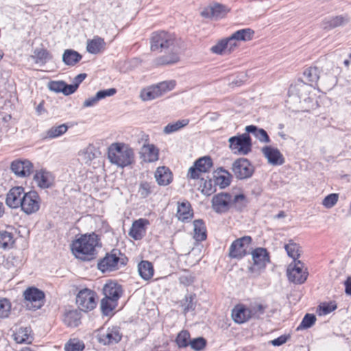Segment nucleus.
Instances as JSON below:
<instances>
[{"instance_id":"14","label":"nucleus","mask_w":351,"mask_h":351,"mask_svg":"<svg viewBox=\"0 0 351 351\" xmlns=\"http://www.w3.org/2000/svg\"><path fill=\"white\" fill-rule=\"evenodd\" d=\"M230 148L235 154L246 155L252 150V139L248 134L229 138Z\"/></svg>"},{"instance_id":"26","label":"nucleus","mask_w":351,"mask_h":351,"mask_svg":"<svg viewBox=\"0 0 351 351\" xmlns=\"http://www.w3.org/2000/svg\"><path fill=\"white\" fill-rule=\"evenodd\" d=\"M141 158L145 162H154L159 158V149L153 144H145L141 149Z\"/></svg>"},{"instance_id":"27","label":"nucleus","mask_w":351,"mask_h":351,"mask_svg":"<svg viewBox=\"0 0 351 351\" xmlns=\"http://www.w3.org/2000/svg\"><path fill=\"white\" fill-rule=\"evenodd\" d=\"M34 180L38 187L47 189L52 185L53 178L49 171L40 169L36 171L34 176Z\"/></svg>"},{"instance_id":"9","label":"nucleus","mask_w":351,"mask_h":351,"mask_svg":"<svg viewBox=\"0 0 351 351\" xmlns=\"http://www.w3.org/2000/svg\"><path fill=\"white\" fill-rule=\"evenodd\" d=\"M176 86V81L174 80L163 81L143 88L141 92V97L144 101L152 100L172 90Z\"/></svg>"},{"instance_id":"20","label":"nucleus","mask_w":351,"mask_h":351,"mask_svg":"<svg viewBox=\"0 0 351 351\" xmlns=\"http://www.w3.org/2000/svg\"><path fill=\"white\" fill-rule=\"evenodd\" d=\"M149 224V221L145 218H139L134 220L129 230V237L136 241L141 240L146 235L147 229Z\"/></svg>"},{"instance_id":"63","label":"nucleus","mask_w":351,"mask_h":351,"mask_svg":"<svg viewBox=\"0 0 351 351\" xmlns=\"http://www.w3.org/2000/svg\"><path fill=\"white\" fill-rule=\"evenodd\" d=\"M350 63H351V60H345L343 61V64H344V65H345L346 67H348Z\"/></svg>"},{"instance_id":"49","label":"nucleus","mask_w":351,"mask_h":351,"mask_svg":"<svg viewBox=\"0 0 351 351\" xmlns=\"http://www.w3.org/2000/svg\"><path fill=\"white\" fill-rule=\"evenodd\" d=\"M154 186L147 182H141L138 188V193L142 198H146L152 193Z\"/></svg>"},{"instance_id":"45","label":"nucleus","mask_w":351,"mask_h":351,"mask_svg":"<svg viewBox=\"0 0 351 351\" xmlns=\"http://www.w3.org/2000/svg\"><path fill=\"white\" fill-rule=\"evenodd\" d=\"M65 351H83L85 345L83 341L78 338H71L64 345Z\"/></svg>"},{"instance_id":"12","label":"nucleus","mask_w":351,"mask_h":351,"mask_svg":"<svg viewBox=\"0 0 351 351\" xmlns=\"http://www.w3.org/2000/svg\"><path fill=\"white\" fill-rule=\"evenodd\" d=\"M24 304L31 311L40 309L45 304V294L38 288L28 287L23 292Z\"/></svg>"},{"instance_id":"28","label":"nucleus","mask_w":351,"mask_h":351,"mask_svg":"<svg viewBox=\"0 0 351 351\" xmlns=\"http://www.w3.org/2000/svg\"><path fill=\"white\" fill-rule=\"evenodd\" d=\"M262 152L270 164L279 165L283 163V156L278 149L271 146H266L262 149Z\"/></svg>"},{"instance_id":"3","label":"nucleus","mask_w":351,"mask_h":351,"mask_svg":"<svg viewBox=\"0 0 351 351\" xmlns=\"http://www.w3.org/2000/svg\"><path fill=\"white\" fill-rule=\"evenodd\" d=\"M213 167L212 158L210 156H204L195 160L186 174L189 183L206 196H210L216 191L214 180L209 176Z\"/></svg>"},{"instance_id":"8","label":"nucleus","mask_w":351,"mask_h":351,"mask_svg":"<svg viewBox=\"0 0 351 351\" xmlns=\"http://www.w3.org/2000/svg\"><path fill=\"white\" fill-rule=\"evenodd\" d=\"M128 258L118 249H113L100 259L97 264L98 269L102 272H112L125 266Z\"/></svg>"},{"instance_id":"18","label":"nucleus","mask_w":351,"mask_h":351,"mask_svg":"<svg viewBox=\"0 0 351 351\" xmlns=\"http://www.w3.org/2000/svg\"><path fill=\"white\" fill-rule=\"evenodd\" d=\"M253 265L249 268L250 272L265 269L269 262V254L263 247H256L252 252Z\"/></svg>"},{"instance_id":"24","label":"nucleus","mask_w":351,"mask_h":351,"mask_svg":"<svg viewBox=\"0 0 351 351\" xmlns=\"http://www.w3.org/2000/svg\"><path fill=\"white\" fill-rule=\"evenodd\" d=\"M82 313L77 308L66 309L62 316L63 323L69 328L77 327L81 324Z\"/></svg>"},{"instance_id":"29","label":"nucleus","mask_w":351,"mask_h":351,"mask_svg":"<svg viewBox=\"0 0 351 351\" xmlns=\"http://www.w3.org/2000/svg\"><path fill=\"white\" fill-rule=\"evenodd\" d=\"M214 178L215 186L219 185L221 189L228 186L232 181L231 173L222 167L217 168L215 170Z\"/></svg>"},{"instance_id":"15","label":"nucleus","mask_w":351,"mask_h":351,"mask_svg":"<svg viewBox=\"0 0 351 351\" xmlns=\"http://www.w3.org/2000/svg\"><path fill=\"white\" fill-rule=\"evenodd\" d=\"M41 199L35 191H30L23 195L20 208L27 215L36 213L40 209Z\"/></svg>"},{"instance_id":"43","label":"nucleus","mask_w":351,"mask_h":351,"mask_svg":"<svg viewBox=\"0 0 351 351\" xmlns=\"http://www.w3.org/2000/svg\"><path fill=\"white\" fill-rule=\"evenodd\" d=\"M246 132L253 134L260 141L264 143L269 142V137L263 129H258L256 126L251 125L245 128Z\"/></svg>"},{"instance_id":"5","label":"nucleus","mask_w":351,"mask_h":351,"mask_svg":"<svg viewBox=\"0 0 351 351\" xmlns=\"http://www.w3.org/2000/svg\"><path fill=\"white\" fill-rule=\"evenodd\" d=\"M104 298L101 300V308L104 314L108 315L118 306V301L123 293L121 285L117 281L109 279L103 287Z\"/></svg>"},{"instance_id":"17","label":"nucleus","mask_w":351,"mask_h":351,"mask_svg":"<svg viewBox=\"0 0 351 351\" xmlns=\"http://www.w3.org/2000/svg\"><path fill=\"white\" fill-rule=\"evenodd\" d=\"M232 171L237 178L242 180L251 177L254 169L247 159L241 158L233 162Z\"/></svg>"},{"instance_id":"7","label":"nucleus","mask_w":351,"mask_h":351,"mask_svg":"<svg viewBox=\"0 0 351 351\" xmlns=\"http://www.w3.org/2000/svg\"><path fill=\"white\" fill-rule=\"evenodd\" d=\"M212 208L217 213L228 212L232 206L241 209L246 205V197L243 194L235 195L234 197L228 193L221 192L212 198Z\"/></svg>"},{"instance_id":"6","label":"nucleus","mask_w":351,"mask_h":351,"mask_svg":"<svg viewBox=\"0 0 351 351\" xmlns=\"http://www.w3.org/2000/svg\"><path fill=\"white\" fill-rule=\"evenodd\" d=\"M109 161L119 167L124 168L134 162L133 149L124 143H113L108 148Z\"/></svg>"},{"instance_id":"46","label":"nucleus","mask_w":351,"mask_h":351,"mask_svg":"<svg viewBox=\"0 0 351 351\" xmlns=\"http://www.w3.org/2000/svg\"><path fill=\"white\" fill-rule=\"evenodd\" d=\"M252 318H259L263 315L267 306L260 302H254L249 306Z\"/></svg>"},{"instance_id":"61","label":"nucleus","mask_w":351,"mask_h":351,"mask_svg":"<svg viewBox=\"0 0 351 351\" xmlns=\"http://www.w3.org/2000/svg\"><path fill=\"white\" fill-rule=\"evenodd\" d=\"M5 211V208L2 202H0V217H1Z\"/></svg>"},{"instance_id":"16","label":"nucleus","mask_w":351,"mask_h":351,"mask_svg":"<svg viewBox=\"0 0 351 351\" xmlns=\"http://www.w3.org/2000/svg\"><path fill=\"white\" fill-rule=\"evenodd\" d=\"M97 339L100 343L104 345H112L119 343L122 334L117 326L108 327L99 330L97 333Z\"/></svg>"},{"instance_id":"10","label":"nucleus","mask_w":351,"mask_h":351,"mask_svg":"<svg viewBox=\"0 0 351 351\" xmlns=\"http://www.w3.org/2000/svg\"><path fill=\"white\" fill-rule=\"evenodd\" d=\"M287 277L288 280L296 285L303 284L307 279L308 273L304 264L301 261L287 260Z\"/></svg>"},{"instance_id":"35","label":"nucleus","mask_w":351,"mask_h":351,"mask_svg":"<svg viewBox=\"0 0 351 351\" xmlns=\"http://www.w3.org/2000/svg\"><path fill=\"white\" fill-rule=\"evenodd\" d=\"M31 58L34 60L36 64L44 65L53 58V56L47 49L37 48L34 51Z\"/></svg>"},{"instance_id":"60","label":"nucleus","mask_w":351,"mask_h":351,"mask_svg":"<svg viewBox=\"0 0 351 351\" xmlns=\"http://www.w3.org/2000/svg\"><path fill=\"white\" fill-rule=\"evenodd\" d=\"M284 343H285V335H281L280 337L271 341L272 345L275 346H280Z\"/></svg>"},{"instance_id":"11","label":"nucleus","mask_w":351,"mask_h":351,"mask_svg":"<svg viewBox=\"0 0 351 351\" xmlns=\"http://www.w3.org/2000/svg\"><path fill=\"white\" fill-rule=\"evenodd\" d=\"M97 301L98 297L97 293L88 288L80 290L77 293L75 298V302L78 309L86 313L96 308Z\"/></svg>"},{"instance_id":"51","label":"nucleus","mask_w":351,"mask_h":351,"mask_svg":"<svg viewBox=\"0 0 351 351\" xmlns=\"http://www.w3.org/2000/svg\"><path fill=\"white\" fill-rule=\"evenodd\" d=\"M210 50L213 53L219 55L228 53L227 42H226V39L223 38L218 41L215 45L211 47Z\"/></svg>"},{"instance_id":"13","label":"nucleus","mask_w":351,"mask_h":351,"mask_svg":"<svg viewBox=\"0 0 351 351\" xmlns=\"http://www.w3.org/2000/svg\"><path fill=\"white\" fill-rule=\"evenodd\" d=\"M252 242V238L250 236H244L237 239L229 247V257L238 260L243 258L248 254Z\"/></svg>"},{"instance_id":"22","label":"nucleus","mask_w":351,"mask_h":351,"mask_svg":"<svg viewBox=\"0 0 351 351\" xmlns=\"http://www.w3.org/2000/svg\"><path fill=\"white\" fill-rule=\"evenodd\" d=\"M25 193L23 186H16L12 187L6 195V204L10 208H19L22 203V198H23V195Z\"/></svg>"},{"instance_id":"40","label":"nucleus","mask_w":351,"mask_h":351,"mask_svg":"<svg viewBox=\"0 0 351 351\" xmlns=\"http://www.w3.org/2000/svg\"><path fill=\"white\" fill-rule=\"evenodd\" d=\"M15 239L14 234L6 230L0 231V247L10 249L14 247Z\"/></svg>"},{"instance_id":"32","label":"nucleus","mask_w":351,"mask_h":351,"mask_svg":"<svg viewBox=\"0 0 351 351\" xmlns=\"http://www.w3.org/2000/svg\"><path fill=\"white\" fill-rule=\"evenodd\" d=\"M49 88L56 93H62L65 95L73 93L76 90V86L68 85L63 81H51L48 84Z\"/></svg>"},{"instance_id":"57","label":"nucleus","mask_w":351,"mask_h":351,"mask_svg":"<svg viewBox=\"0 0 351 351\" xmlns=\"http://www.w3.org/2000/svg\"><path fill=\"white\" fill-rule=\"evenodd\" d=\"M86 76L87 75L86 73H80L77 75L74 78V84H72V86H75L77 89L79 84L86 79Z\"/></svg>"},{"instance_id":"52","label":"nucleus","mask_w":351,"mask_h":351,"mask_svg":"<svg viewBox=\"0 0 351 351\" xmlns=\"http://www.w3.org/2000/svg\"><path fill=\"white\" fill-rule=\"evenodd\" d=\"M189 346L195 351H201L206 346V340L203 337H197L191 340Z\"/></svg>"},{"instance_id":"25","label":"nucleus","mask_w":351,"mask_h":351,"mask_svg":"<svg viewBox=\"0 0 351 351\" xmlns=\"http://www.w3.org/2000/svg\"><path fill=\"white\" fill-rule=\"evenodd\" d=\"M154 177L157 184L160 186H167L173 180L172 171L166 166L158 167L154 173Z\"/></svg>"},{"instance_id":"34","label":"nucleus","mask_w":351,"mask_h":351,"mask_svg":"<svg viewBox=\"0 0 351 351\" xmlns=\"http://www.w3.org/2000/svg\"><path fill=\"white\" fill-rule=\"evenodd\" d=\"M302 254V247L293 240H289L287 243V260L300 261V257Z\"/></svg>"},{"instance_id":"31","label":"nucleus","mask_w":351,"mask_h":351,"mask_svg":"<svg viewBox=\"0 0 351 351\" xmlns=\"http://www.w3.org/2000/svg\"><path fill=\"white\" fill-rule=\"evenodd\" d=\"M176 216L183 222L188 221L193 217V210L189 202L178 203Z\"/></svg>"},{"instance_id":"39","label":"nucleus","mask_w":351,"mask_h":351,"mask_svg":"<svg viewBox=\"0 0 351 351\" xmlns=\"http://www.w3.org/2000/svg\"><path fill=\"white\" fill-rule=\"evenodd\" d=\"M193 238L197 241H203L206 240L207 234L204 222L201 219L195 220L193 221Z\"/></svg>"},{"instance_id":"37","label":"nucleus","mask_w":351,"mask_h":351,"mask_svg":"<svg viewBox=\"0 0 351 351\" xmlns=\"http://www.w3.org/2000/svg\"><path fill=\"white\" fill-rule=\"evenodd\" d=\"M82 59V56L73 49H66L62 55L63 62L70 66L76 65Z\"/></svg>"},{"instance_id":"30","label":"nucleus","mask_w":351,"mask_h":351,"mask_svg":"<svg viewBox=\"0 0 351 351\" xmlns=\"http://www.w3.org/2000/svg\"><path fill=\"white\" fill-rule=\"evenodd\" d=\"M106 43L104 39L99 36H95L92 39L87 40L86 50L91 54H98L106 49Z\"/></svg>"},{"instance_id":"50","label":"nucleus","mask_w":351,"mask_h":351,"mask_svg":"<svg viewBox=\"0 0 351 351\" xmlns=\"http://www.w3.org/2000/svg\"><path fill=\"white\" fill-rule=\"evenodd\" d=\"M316 317L313 314L307 313L304 315L298 329H307L311 328L315 322Z\"/></svg>"},{"instance_id":"55","label":"nucleus","mask_w":351,"mask_h":351,"mask_svg":"<svg viewBox=\"0 0 351 351\" xmlns=\"http://www.w3.org/2000/svg\"><path fill=\"white\" fill-rule=\"evenodd\" d=\"M117 90L115 88H112L106 90H99L97 93V97L100 99L105 98L106 97L112 96L116 93Z\"/></svg>"},{"instance_id":"58","label":"nucleus","mask_w":351,"mask_h":351,"mask_svg":"<svg viewBox=\"0 0 351 351\" xmlns=\"http://www.w3.org/2000/svg\"><path fill=\"white\" fill-rule=\"evenodd\" d=\"M99 100V99L97 97V95H96L95 97L86 99L84 101V106L85 107L92 106L95 105Z\"/></svg>"},{"instance_id":"41","label":"nucleus","mask_w":351,"mask_h":351,"mask_svg":"<svg viewBox=\"0 0 351 351\" xmlns=\"http://www.w3.org/2000/svg\"><path fill=\"white\" fill-rule=\"evenodd\" d=\"M254 35V31L250 28H245L236 31L232 34V38H236L238 41H250Z\"/></svg>"},{"instance_id":"4","label":"nucleus","mask_w":351,"mask_h":351,"mask_svg":"<svg viewBox=\"0 0 351 351\" xmlns=\"http://www.w3.org/2000/svg\"><path fill=\"white\" fill-rule=\"evenodd\" d=\"M99 238L95 232L81 234L74 239L71 245V251L74 256L83 261L94 259L97 256V247Z\"/></svg>"},{"instance_id":"56","label":"nucleus","mask_w":351,"mask_h":351,"mask_svg":"<svg viewBox=\"0 0 351 351\" xmlns=\"http://www.w3.org/2000/svg\"><path fill=\"white\" fill-rule=\"evenodd\" d=\"M319 307L320 310L322 311V314L323 315H327L336 308L335 305H330L326 304H323L322 306H320Z\"/></svg>"},{"instance_id":"1","label":"nucleus","mask_w":351,"mask_h":351,"mask_svg":"<svg viewBox=\"0 0 351 351\" xmlns=\"http://www.w3.org/2000/svg\"><path fill=\"white\" fill-rule=\"evenodd\" d=\"M181 40L173 32L159 29L154 31L149 36V47L152 52L162 53L168 51L164 55L155 60L157 66L173 64L180 61V56L174 47Z\"/></svg>"},{"instance_id":"23","label":"nucleus","mask_w":351,"mask_h":351,"mask_svg":"<svg viewBox=\"0 0 351 351\" xmlns=\"http://www.w3.org/2000/svg\"><path fill=\"white\" fill-rule=\"evenodd\" d=\"M232 320L237 324H244L252 319L249 306L243 303L236 304L231 312Z\"/></svg>"},{"instance_id":"59","label":"nucleus","mask_w":351,"mask_h":351,"mask_svg":"<svg viewBox=\"0 0 351 351\" xmlns=\"http://www.w3.org/2000/svg\"><path fill=\"white\" fill-rule=\"evenodd\" d=\"M345 285V293L351 295V277H348L346 280L344 282Z\"/></svg>"},{"instance_id":"36","label":"nucleus","mask_w":351,"mask_h":351,"mask_svg":"<svg viewBox=\"0 0 351 351\" xmlns=\"http://www.w3.org/2000/svg\"><path fill=\"white\" fill-rule=\"evenodd\" d=\"M138 271L140 276L145 280L152 279L154 274V266L148 261H141L138 265Z\"/></svg>"},{"instance_id":"47","label":"nucleus","mask_w":351,"mask_h":351,"mask_svg":"<svg viewBox=\"0 0 351 351\" xmlns=\"http://www.w3.org/2000/svg\"><path fill=\"white\" fill-rule=\"evenodd\" d=\"M67 130L68 127L65 124L54 126L47 131V136L49 138H57L64 134Z\"/></svg>"},{"instance_id":"42","label":"nucleus","mask_w":351,"mask_h":351,"mask_svg":"<svg viewBox=\"0 0 351 351\" xmlns=\"http://www.w3.org/2000/svg\"><path fill=\"white\" fill-rule=\"evenodd\" d=\"M191 335L187 330H182L176 336L175 342L179 348H186L191 342Z\"/></svg>"},{"instance_id":"54","label":"nucleus","mask_w":351,"mask_h":351,"mask_svg":"<svg viewBox=\"0 0 351 351\" xmlns=\"http://www.w3.org/2000/svg\"><path fill=\"white\" fill-rule=\"evenodd\" d=\"M226 42H227L228 53H230L235 50L238 47V40L236 38H232V34L228 38H226Z\"/></svg>"},{"instance_id":"64","label":"nucleus","mask_w":351,"mask_h":351,"mask_svg":"<svg viewBox=\"0 0 351 351\" xmlns=\"http://www.w3.org/2000/svg\"><path fill=\"white\" fill-rule=\"evenodd\" d=\"M3 53L1 50H0V60L3 58Z\"/></svg>"},{"instance_id":"48","label":"nucleus","mask_w":351,"mask_h":351,"mask_svg":"<svg viewBox=\"0 0 351 351\" xmlns=\"http://www.w3.org/2000/svg\"><path fill=\"white\" fill-rule=\"evenodd\" d=\"M12 308L11 302L7 298L0 299V318L8 317Z\"/></svg>"},{"instance_id":"21","label":"nucleus","mask_w":351,"mask_h":351,"mask_svg":"<svg viewBox=\"0 0 351 351\" xmlns=\"http://www.w3.org/2000/svg\"><path fill=\"white\" fill-rule=\"evenodd\" d=\"M10 169L16 176L27 178L32 173L34 165L28 160L17 159L11 162Z\"/></svg>"},{"instance_id":"33","label":"nucleus","mask_w":351,"mask_h":351,"mask_svg":"<svg viewBox=\"0 0 351 351\" xmlns=\"http://www.w3.org/2000/svg\"><path fill=\"white\" fill-rule=\"evenodd\" d=\"M14 339L17 343H32L34 338L29 327H21L13 335Z\"/></svg>"},{"instance_id":"53","label":"nucleus","mask_w":351,"mask_h":351,"mask_svg":"<svg viewBox=\"0 0 351 351\" xmlns=\"http://www.w3.org/2000/svg\"><path fill=\"white\" fill-rule=\"evenodd\" d=\"M339 195L337 193H331L324 197L322 205L326 208H332L338 202Z\"/></svg>"},{"instance_id":"19","label":"nucleus","mask_w":351,"mask_h":351,"mask_svg":"<svg viewBox=\"0 0 351 351\" xmlns=\"http://www.w3.org/2000/svg\"><path fill=\"white\" fill-rule=\"evenodd\" d=\"M230 10L231 9L226 5L219 3H214L204 8L201 12V16L208 19H223L226 16Z\"/></svg>"},{"instance_id":"62","label":"nucleus","mask_w":351,"mask_h":351,"mask_svg":"<svg viewBox=\"0 0 351 351\" xmlns=\"http://www.w3.org/2000/svg\"><path fill=\"white\" fill-rule=\"evenodd\" d=\"M20 351H34V350H32L29 347H24V348H21V350Z\"/></svg>"},{"instance_id":"44","label":"nucleus","mask_w":351,"mask_h":351,"mask_svg":"<svg viewBox=\"0 0 351 351\" xmlns=\"http://www.w3.org/2000/svg\"><path fill=\"white\" fill-rule=\"evenodd\" d=\"M189 119H182L173 123H170L165 127L163 130L164 133L166 134H169L176 132L182 129V128L186 126L189 124Z\"/></svg>"},{"instance_id":"2","label":"nucleus","mask_w":351,"mask_h":351,"mask_svg":"<svg viewBox=\"0 0 351 351\" xmlns=\"http://www.w3.org/2000/svg\"><path fill=\"white\" fill-rule=\"evenodd\" d=\"M319 74L320 71L317 66L306 68L303 71V75L309 84L304 82L301 79H298L292 82L289 88L287 103L293 104L302 102L307 104L312 103V105L303 106L302 108H309L312 109L320 108L317 100H315L314 102L315 98L307 96L311 88L317 86L318 80L319 79Z\"/></svg>"},{"instance_id":"38","label":"nucleus","mask_w":351,"mask_h":351,"mask_svg":"<svg viewBox=\"0 0 351 351\" xmlns=\"http://www.w3.org/2000/svg\"><path fill=\"white\" fill-rule=\"evenodd\" d=\"M348 22V19L343 16L325 18L322 21L324 29H331L341 26Z\"/></svg>"}]
</instances>
